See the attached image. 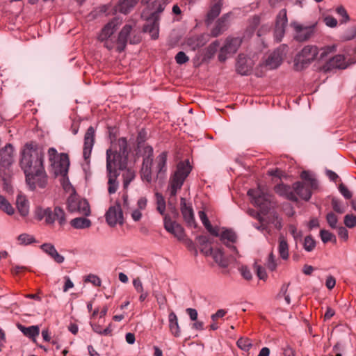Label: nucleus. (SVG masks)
I'll return each instance as SVG.
<instances>
[{
  "instance_id": "1",
  "label": "nucleus",
  "mask_w": 356,
  "mask_h": 356,
  "mask_svg": "<svg viewBox=\"0 0 356 356\" xmlns=\"http://www.w3.org/2000/svg\"><path fill=\"white\" fill-rule=\"evenodd\" d=\"M44 151L35 142L26 143L24 146V175L29 190L36 191L44 189L49 177L44 165Z\"/></svg>"
},
{
  "instance_id": "2",
  "label": "nucleus",
  "mask_w": 356,
  "mask_h": 356,
  "mask_svg": "<svg viewBox=\"0 0 356 356\" xmlns=\"http://www.w3.org/2000/svg\"><path fill=\"white\" fill-rule=\"evenodd\" d=\"M129 155L128 144L126 138H120L117 143L106 150V172L108 177V192L115 193L118 188L117 179L119 170L127 168Z\"/></svg>"
},
{
  "instance_id": "3",
  "label": "nucleus",
  "mask_w": 356,
  "mask_h": 356,
  "mask_svg": "<svg viewBox=\"0 0 356 356\" xmlns=\"http://www.w3.org/2000/svg\"><path fill=\"white\" fill-rule=\"evenodd\" d=\"M191 171V166L188 161L179 162L177 169L171 175L168 187L170 197H175L177 192L181 190L184 181Z\"/></svg>"
},
{
  "instance_id": "4",
  "label": "nucleus",
  "mask_w": 356,
  "mask_h": 356,
  "mask_svg": "<svg viewBox=\"0 0 356 356\" xmlns=\"http://www.w3.org/2000/svg\"><path fill=\"white\" fill-rule=\"evenodd\" d=\"M320 49L315 44H307L296 54L294 66L297 70H302L314 62L318 56Z\"/></svg>"
},
{
  "instance_id": "5",
  "label": "nucleus",
  "mask_w": 356,
  "mask_h": 356,
  "mask_svg": "<svg viewBox=\"0 0 356 356\" xmlns=\"http://www.w3.org/2000/svg\"><path fill=\"white\" fill-rule=\"evenodd\" d=\"M122 17H115L109 21L101 30L98 40L104 42V46L108 50L114 48L116 40L113 36L116 30L122 24Z\"/></svg>"
},
{
  "instance_id": "6",
  "label": "nucleus",
  "mask_w": 356,
  "mask_h": 356,
  "mask_svg": "<svg viewBox=\"0 0 356 356\" xmlns=\"http://www.w3.org/2000/svg\"><path fill=\"white\" fill-rule=\"evenodd\" d=\"M48 156L55 175L66 176L70 165L68 155L65 153L58 154L54 147H50L48 150Z\"/></svg>"
},
{
  "instance_id": "7",
  "label": "nucleus",
  "mask_w": 356,
  "mask_h": 356,
  "mask_svg": "<svg viewBox=\"0 0 356 356\" xmlns=\"http://www.w3.org/2000/svg\"><path fill=\"white\" fill-rule=\"evenodd\" d=\"M248 195L251 199V202L261 210L266 211L269 209L271 195L266 186L258 185L257 188L250 189Z\"/></svg>"
},
{
  "instance_id": "8",
  "label": "nucleus",
  "mask_w": 356,
  "mask_h": 356,
  "mask_svg": "<svg viewBox=\"0 0 356 356\" xmlns=\"http://www.w3.org/2000/svg\"><path fill=\"white\" fill-rule=\"evenodd\" d=\"M317 22L304 25L297 21H291L290 26L293 30V39L302 42L309 40L314 34Z\"/></svg>"
},
{
  "instance_id": "9",
  "label": "nucleus",
  "mask_w": 356,
  "mask_h": 356,
  "mask_svg": "<svg viewBox=\"0 0 356 356\" xmlns=\"http://www.w3.org/2000/svg\"><path fill=\"white\" fill-rule=\"evenodd\" d=\"M67 209L70 212H79L86 216L90 214V209L88 201L79 198L76 195H72L68 197Z\"/></svg>"
},
{
  "instance_id": "10",
  "label": "nucleus",
  "mask_w": 356,
  "mask_h": 356,
  "mask_svg": "<svg viewBox=\"0 0 356 356\" xmlns=\"http://www.w3.org/2000/svg\"><path fill=\"white\" fill-rule=\"evenodd\" d=\"M242 40L238 38H227L225 45L220 49L218 54V60L224 62L228 56L235 54L241 46Z\"/></svg>"
},
{
  "instance_id": "11",
  "label": "nucleus",
  "mask_w": 356,
  "mask_h": 356,
  "mask_svg": "<svg viewBox=\"0 0 356 356\" xmlns=\"http://www.w3.org/2000/svg\"><path fill=\"white\" fill-rule=\"evenodd\" d=\"M0 172L4 175H9L10 167L14 160V149L10 144L6 145L0 152Z\"/></svg>"
},
{
  "instance_id": "12",
  "label": "nucleus",
  "mask_w": 356,
  "mask_h": 356,
  "mask_svg": "<svg viewBox=\"0 0 356 356\" xmlns=\"http://www.w3.org/2000/svg\"><path fill=\"white\" fill-rule=\"evenodd\" d=\"M145 152L147 156L143 159L140 175L143 181L150 183L152 181L153 149L150 146H147L145 147Z\"/></svg>"
},
{
  "instance_id": "13",
  "label": "nucleus",
  "mask_w": 356,
  "mask_h": 356,
  "mask_svg": "<svg viewBox=\"0 0 356 356\" xmlns=\"http://www.w3.org/2000/svg\"><path fill=\"white\" fill-rule=\"evenodd\" d=\"M217 236L220 237V240L228 248L232 250L236 254H238V251L235 246V243L238 240V236L236 233L232 229L219 227V234Z\"/></svg>"
},
{
  "instance_id": "14",
  "label": "nucleus",
  "mask_w": 356,
  "mask_h": 356,
  "mask_svg": "<svg viewBox=\"0 0 356 356\" xmlns=\"http://www.w3.org/2000/svg\"><path fill=\"white\" fill-rule=\"evenodd\" d=\"M288 23L286 10L282 9L277 14L274 29V37L277 42H280L285 34L286 26Z\"/></svg>"
},
{
  "instance_id": "15",
  "label": "nucleus",
  "mask_w": 356,
  "mask_h": 356,
  "mask_svg": "<svg viewBox=\"0 0 356 356\" xmlns=\"http://www.w3.org/2000/svg\"><path fill=\"white\" fill-rule=\"evenodd\" d=\"M106 220L109 226L115 227L117 224L124 222L123 213L120 204L117 203L109 207L105 215Z\"/></svg>"
},
{
  "instance_id": "16",
  "label": "nucleus",
  "mask_w": 356,
  "mask_h": 356,
  "mask_svg": "<svg viewBox=\"0 0 356 356\" xmlns=\"http://www.w3.org/2000/svg\"><path fill=\"white\" fill-rule=\"evenodd\" d=\"M95 138V130L93 127L88 128L84 136V144L83 149V156L86 163H89L91 152L94 146Z\"/></svg>"
},
{
  "instance_id": "17",
  "label": "nucleus",
  "mask_w": 356,
  "mask_h": 356,
  "mask_svg": "<svg viewBox=\"0 0 356 356\" xmlns=\"http://www.w3.org/2000/svg\"><path fill=\"white\" fill-rule=\"evenodd\" d=\"M163 223L165 229L172 234L178 240H183L185 234L183 227L175 221L171 220L168 215H165L163 218Z\"/></svg>"
},
{
  "instance_id": "18",
  "label": "nucleus",
  "mask_w": 356,
  "mask_h": 356,
  "mask_svg": "<svg viewBox=\"0 0 356 356\" xmlns=\"http://www.w3.org/2000/svg\"><path fill=\"white\" fill-rule=\"evenodd\" d=\"M353 59L346 60L344 55L337 54L330 58L324 65L325 70H331L332 69H346L350 65H352L351 62Z\"/></svg>"
},
{
  "instance_id": "19",
  "label": "nucleus",
  "mask_w": 356,
  "mask_h": 356,
  "mask_svg": "<svg viewBox=\"0 0 356 356\" xmlns=\"http://www.w3.org/2000/svg\"><path fill=\"white\" fill-rule=\"evenodd\" d=\"M132 30L133 26L129 24H125L120 30L115 41L117 51L122 52L124 50Z\"/></svg>"
},
{
  "instance_id": "20",
  "label": "nucleus",
  "mask_w": 356,
  "mask_h": 356,
  "mask_svg": "<svg viewBox=\"0 0 356 356\" xmlns=\"http://www.w3.org/2000/svg\"><path fill=\"white\" fill-rule=\"evenodd\" d=\"M181 212L183 216L184 220L186 223L190 227H196V223L194 218V212L191 204H187L186 199L181 198Z\"/></svg>"
},
{
  "instance_id": "21",
  "label": "nucleus",
  "mask_w": 356,
  "mask_h": 356,
  "mask_svg": "<svg viewBox=\"0 0 356 356\" xmlns=\"http://www.w3.org/2000/svg\"><path fill=\"white\" fill-rule=\"evenodd\" d=\"M154 170L156 173V178L165 176L167 171V153L165 152H161L156 158Z\"/></svg>"
},
{
  "instance_id": "22",
  "label": "nucleus",
  "mask_w": 356,
  "mask_h": 356,
  "mask_svg": "<svg viewBox=\"0 0 356 356\" xmlns=\"http://www.w3.org/2000/svg\"><path fill=\"white\" fill-rule=\"evenodd\" d=\"M310 186L306 185L300 181L293 184V191L296 195H298L300 198L307 201L312 196V190Z\"/></svg>"
},
{
  "instance_id": "23",
  "label": "nucleus",
  "mask_w": 356,
  "mask_h": 356,
  "mask_svg": "<svg viewBox=\"0 0 356 356\" xmlns=\"http://www.w3.org/2000/svg\"><path fill=\"white\" fill-rule=\"evenodd\" d=\"M275 191L280 196L285 197L286 199L296 202L298 198L294 193L293 188L284 184H277L275 187Z\"/></svg>"
},
{
  "instance_id": "24",
  "label": "nucleus",
  "mask_w": 356,
  "mask_h": 356,
  "mask_svg": "<svg viewBox=\"0 0 356 356\" xmlns=\"http://www.w3.org/2000/svg\"><path fill=\"white\" fill-rule=\"evenodd\" d=\"M208 42V35L202 34L200 35H194L188 38L186 40V44L193 50H195L203 47Z\"/></svg>"
},
{
  "instance_id": "25",
  "label": "nucleus",
  "mask_w": 356,
  "mask_h": 356,
  "mask_svg": "<svg viewBox=\"0 0 356 356\" xmlns=\"http://www.w3.org/2000/svg\"><path fill=\"white\" fill-rule=\"evenodd\" d=\"M222 6V0H213L207 15L206 22L207 24L211 23L220 15Z\"/></svg>"
},
{
  "instance_id": "26",
  "label": "nucleus",
  "mask_w": 356,
  "mask_h": 356,
  "mask_svg": "<svg viewBox=\"0 0 356 356\" xmlns=\"http://www.w3.org/2000/svg\"><path fill=\"white\" fill-rule=\"evenodd\" d=\"M159 19H152L151 16L147 19V24L144 26L145 32L149 33L153 39L159 37Z\"/></svg>"
},
{
  "instance_id": "27",
  "label": "nucleus",
  "mask_w": 356,
  "mask_h": 356,
  "mask_svg": "<svg viewBox=\"0 0 356 356\" xmlns=\"http://www.w3.org/2000/svg\"><path fill=\"white\" fill-rule=\"evenodd\" d=\"M41 249L51 257L56 262L61 264L64 261V257L56 250L54 245L51 243H44L40 246Z\"/></svg>"
},
{
  "instance_id": "28",
  "label": "nucleus",
  "mask_w": 356,
  "mask_h": 356,
  "mask_svg": "<svg viewBox=\"0 0 356 356\" xmlns=\"http://www.w3.org/2000/svg\"><path fill=\"white\" fill-rule=\"evenodd\" d=\"M282 55L280 51H274L272 54H270L266 60V65L270 70L275 69L280 65L282 62Z\"/></svg>"
},
{
  "instance_id": "29",
  "label": "nucleus",
  "mask_w": 356,
  "mask_h": 356,
  "mask_svg": "<svg viewBox=\"0 0 356 356\" xmlns=\"http://www.w3.org/2000/svg\"><path fill=\"white\" fill-rule=\"evenodd\" d=\"M138 2V0H120L116 9L120 13L127 15L133 10Z\"/></svg>"
},
{
  "instance_id": "30",
  "label": "nucleus",
  "mask_w": 356,
  "mask_h": 356,
  "mask_svg": "<svg viewBox=\"0 0 356 356\" xmlns=\"http://www.w3.org/2000/svg\"><path fill=\"white\" fill-rule=\"evenodd\" d=\"M227 15H223L216 23L214 27L211 31V34L213 37H217L222 34L227 28Z\"/></svg>"
},
{
  "instance_id": "31",
  "label": "nucleus",
  "mask_w": 356,
  "mask_h": 356,
  "mask_svg": "<svg viewBox=\"0 0 356 356\" xmlns=\"http://www.w3.org/2000/svg\"><path fill=\"white\" fill-rule=\"evenodd\" d=\"M199 218L207 230L213 236H218L219 234V227H213L209 220L207 214L204 211H200L198 213Z\"/></svg>"
},
{
  "instance_id": "32",
  "label": "nucleus",
  "mask_w": 356,
  "mask_h": 356,
  "mask_svg": "<svg viewBox=\"0 0 356 356\" xmlns=\"http://www.w3.org/2000/svg\"><path fill=\"white\" fill-rule=\"evenodd\" d=\"M278 242L279 254L283 260H287L289 257V245L286 238L283 235H280L279 237Z\"/></svg>"
},
{
  "instance_id": "33",
  "label": "nucleus",
  "mask_w": 356,
  "mask_h": 356,
  "mask_svg": "<svg viewBox=\"0 0 356 356\" xmlns=\"http://www.w3.org/2000/svg\"><path fill=\"white\" fill-rule=\"evenodd\" d=\"M210 254L212 256L215 261L222 267H227L229 264L227 259L224 256L223 252L220 249H212L209 250Z\"/></svg>"
},
{
  "instance_id": "34",
  "label": "nucleus",
  "mask_w": 356,
  "mask_h": 356,
  "mask_svg": "<svg viewBox=\"0 0 356 356\" xmlns=\"http://www.w3.org/2000/svg\"><path fill=\"white\" fill-rule=\"evenodd\" d=\"M169 327L171 333L176 337L180 335V327L176 314L171 312L168 316Z\"/></svg>"
},
{
  "instance_id": "35",
  "label": "nucleus",
  "mask_w": 356,
  "mask_h": 356,
  "mask_svg": "<svg viewBox=\"0 0 356 356\" xmlns=\"http://www.w3.org/2000/svg\"><path fill=\"white\" fill-rule=\"evenodd\" d=\"M168 3V0H155L152 3L153 9L155 10L151 13L152 18L159 19L160 14L164 10Z\"/></svg>"
},
{
  "instance_id": "36",
  "label": "nucleus",
  "mask_w": 356,
  "mask_h": 356,
  "mask_svg": "<svg viewBox=\"0 0 356 356\" xmlns=\"http://www.w3.org/2000/svg\"><path fill=\"white\" fill-rule=\"evenodd\" d=\"M70 225L75 229H86L91 226L92 222L88 218L79 217L72 219Z\"/></svg>"
},
{
  "instance_id": "37",
  "label": "nucleus",
  "mask_w": 356,
  "mask_h": 356,
  "mask_svg": "<svg viewBox=\"0 0 356 356\" xmlns=\"http://www.w3.org/2000/svg\"><path fill=\"white\" fill-rule=\"evenodd\" d=\"M39 334L40 327L38 325L24 327V335L29 337L33 342H36V337Z\"/></svg>"
},
{
  "instance_id": "38",
  "label": "nucleus",
  "mask_w": 356,
  "mask_h": 356,
  "mask_svg": "<svg viewBox=\"0 0 356 356\" xmlns=\"http://www.w3.org/2000/svg\"><path fill=\"white\" fill-rule=\"evenodd\" d=\"M301 179L305 181V184L310 186L311 188H316L318 184L313 175L308 171L304 170L300 174Z\"/></svg>"
},
{
  "instance_id": "39",
  "label": "nucleus",
  "mask_w": 356,
  "mask_h": 356,
  "mask_svg": "<svg viewBox=\"0 0 356 356\" xmlns=\"http://www.w3.org/2000/svg\"><path fill=\"white\" fill-rule=\"evenodd\" d=\"M125 171L122 174L124 188H127L129 184L134 179L136 174L135 171L131 168L124 169Z\"/></svg>"
},
{
  "instance_id": "40",
  "label": "nucleus",
  "mask_w": 356,
  "mask_h": 356,
  "mask_svg": "<svg viewBox=\"0 0 356 356\" xmlns=\"http://www.w3.org/2000/svg\"><path fill=\"white\" fill-rule=\"evenodd\" d=\"M40 212H42V216H40V220L44 218L47 224H52L56 220L54 211H52L50 208L40 210Z\"/></svg>"
},
{
  "instance_id": "41",
  "label": "nucleus",
  "mask_w": 356,
  "mask_h": 356,
  "mask_svg": "<svg viewBox=\"0 0 356 356\" xmlns=\"http://www.w3.org/2000/svg\"><path fill=\"white\" fill-rule=\"evenodd\" d=\"M0 209L8 215L14 213V209L9 202L2 195H0Z\"/></svg>"
},
{
  "instance_id": "42",
  "label": "nucleus",
  "mask_w": 356,
  "mask_h": 356,
  "mask_svg": "<svg viewBox=\"0 0 356 356\" xmlns=\"http://www.w3.org/2000/svg\"><path fill=\"white\" fill-rule=\"evenodd\" d=\"M356 37V26H352L348 28L346 31L340 36L342 41H349Z\"/></svg>"
},
{
  "instance_id": "43",
  "label": "nucleus",
  "mask_w": 356,
  "mask_h": 356,
  "mask_svg": "<svg viewBox=\"0 0 356 356\" xmlns=\"http://www.w3.org/2000/svg\"><path fill=\"white\" fill-rule=\"evenodd\" d=\"M156 205H157L156 209L159 212V213L161 214L162 216H163V217H164L166 215L165 213V207H166L165 199L159 193H156Z\"/></svg>"
},
{
  "instance_id": "44",
  "label": "nucleus",
  "mask_w": 356,
  "mask_h": 356,
  "mask_svg": "<svg viewBox=\"0 0 356 356\" xmlns=\"http://www.w3.org/2000/svg\"><path fill=\"white\" fill-rule=\"evenodd\" d=\"M335 12L339 16L341 17V19H340L341 24H346L350 21V17L343 6H337L335 9Z\"/></svg>"
},
{
  "instance_id": "45",
  "label": "nucleus",
  "mask_w": 356,
  "mask_h": 356,
  "mask_svg": "<svg viewBox=\"0 0 356 356\" xmlns=\"http://www.w3.org/2000/svg\"><path fill=\"white\" fill-rule=\"evenodd\" d=\"M236 344L240 349L244 351H248L252 346L251 340L248 338L245 337H241L238 339L236 342Z\"/></svg>"
},
{
  "instance_id": "46",
  "label": "nucleus",
  "mask_w": 356,
  "mask_h": 356,
  "mask_svg": "<svg viewBox=\"0 0 356 356\" xmlns=\"http://www.w3.org/2000/svg\"><path fill=\"white\" fill-rule=\"evenodd\" d=\"M331 204L334 211L339 214H342L346 211V207L335 197L332 199Z\"/></svg>"
},
{
  "instance_id": "47",
  "label": "nucleus",
  "mask_w": 356,
  "mask_h": 356,
  "mask_svg": "<svg viewBox=\"0 0 356 356\" xmlns=\"http://www.w3.org/2000/svg\"><path fill=\"white\" fill-rule=\"evenodd\" d=\"M337 44L327 45L321 48L319 51L318 54L320 56V58L323 59L325 57H326L328 54L335 52L337 51Z\"/></svg>"
},
{
  "instance_id": "48",
  "label": "nucleus",
  "mask_w": 356,
  "mask_h": 356,
  "mask_svg": "<svg viewBox=\"0 0 356 356\" xmlns=\"http://www.w3.org/2000/svg\"><path fill=\"white\" fill-rule=\"evenodd\" d=\"M320 236H321L322 241L324 243H328L330 241L336 242L335 236L327 230L321 229L320 231Z\"/></svg>"
},
{
  "instance_id": "49",
  "label": "nucleus",
  "mask_w": 356,
  "mask_h": 356,
  "mask_svg": "<svg viewBox=\"0 0 356 356\" xmlns=\"http://www.w3.org/2000/svg\"><path fill=\"white\" fill-rule=\"evenodd\" d=\"M326 220L332 229L337 227L338 216L332 211L328 212L326 215Z\"/></svg>"
},
{
  "instance_id": "50",
  "label": "nucleus",
  "mask_w": 356,
  "mask_h": 356,
  "mask_svg": "<svg viewBox=\"0 0 356 356\" xmlns=\"http://www.w3.org/2000/svg\"><path fill=\"white\" fill-rule=\"evenodd\" d=\"M54 215L56 220L58 221L60 225L62 226L65 225L66 222L65 214L64 211L60 207H56L54 208Z\"/></svg>"
},
{
  "instance_id": "51",
  "label": "nucleus",
  "mask_w": 356,
  "mask_h": 356,
  "mask_svg": "<svg viewBox=\"0 0 356 356\" xmlns=\"http://www.w3.org/2000/svg\"><path fill=\"white\" fill-rule=\"evenodd\" d=\"M303 246L306 251L311 252L316 247V241L311 236H307L305 238Z\"/></svg>"
},
{
  "instance_id": "52",
  "label": "nucleus",
  "mask_w": 356,
  "mask_h": 356,
  "mask_svg": "<svg viewBox=\"0 0 356 356\" xmlns=\"http://www.w3.org/2000/svg\"><path fill=\"white\" fill-rule=\"evenodd\" d=\"M344 224L348 228H353L356 226V216L347 214L344 217Z\"/></svg>"
},
{
  "instance_id": "53",
  "label": "nucleus",
  "mask_w": 356,
  "mask_h": 356,
  "mask_svg": "<svg viewBox=\"0 0 356 356\" xmlns=\"http://www.w3.org/2000/svg\"><path fill=\"white\" fill-rule=\"evenodd\" d=\"M323 20L325 24L330 28H335L338 24L337 19L331 15L325 16Z\"/></svg>"
},
{
  "instance_id": "54",
  "label": "nucleus",
  "mask_w": 356,
  "mask_h": 356,
  "mask_svg": "<svg viewBox=\"0 0 356 356\" xmlns=\"http://www.w3.org/2000/svg\"><path fill=\"white\" fill-rule=\"evenodd\" d=\"M277 266V259H275V257L273 254V253L270 252L268 256V261H267V267L269 270H270L271 271H273L276 269Z\"/></svg>"
},
{
  "instance_id": "55",
  "label": "nucleus",
  "mask_w": 356,
  "mask_h": 356,
  "mask_svg": "<svg viewBox=\"0 0 356 356\" xmlns=\"http://www.w3.org/2000/svg\"><path fill=\"white\" fill-rule=\"evenodd\" d=\"M189 60V58L186 56V54L184 51H179L175 56V60L177 64L182 65L187 63Z\"/></svg>"
},
{
  "instance_id": "56",
  "label": "nucleus",
  "mask_w": 356,
  "mask_h": 356,
  "mask_svg": "<svg viewBox=\"0 0 356 356\" xmlns=\"http://www.w3.org/2000/svg\"><path fill=\"white\" fill-rule=\"evenodd\" d=\"M339 191L346 199L349 200L352 197V193L348 189V188L344 184H339Z\"/></svg>"
},
{
  "instance_id": "57",
  "label": "nucleus",
  "mask_w": 356,
  "mask_h": 356,
  "mask_svg": "<svg viewBox=\"0 0 356 356\" xmlns=\"http://www.w3.org/2000/svg\"><path fill=\"white\" fill-rule=\"evenodd\" d=\"M239 271L244 279L250 280L252 278V273L247 266H241L239 268Z\"/></svg>"
},
{
  "instance_id": "58",
  "label": "nucleus",
  "mask_w": 356,
  "mask_h": 356,
  "mask_svg": "<svg viewBox=\"0 0 356 356\" xmlns=\"http://www.w3.org/2000/svg\"><path fill=\"white\" fill-rule=\"evenodd\" d=\"M236 71L241 75H246L249 72V69L247 66H243L242 60L240 58L236 65Z\"/></svg>"
},
{
  "instance_id": "59",
  "label": "nucleus",
  "mask_w": 356,
  "mask_h": 356,
  "mask_svg": "<svg viewBox=\"0 0 356 356\" xmlns=\"http://www.w3.org/2000/svg\"><path fill=\"white\" fill-rule=\"evenodd\" d=\"M147 204V198L145 197H140L137 201L136 209L143 211L146 209Z\"/></svg>"
},
{
  "instance_id": "60",
  "label": "nucleus",
  "mask_w": 356,
  "mask_h": 356,
  "mask_svg": "<svg viewBox=\"0 0 356 356\" xmlns=\"http://www.w3.org/2000/svg\"><path fill=\"white\" fill-rule=\"evenodd\" d=\"M86 282H91L93 285L96 286H99L101 284V280L99 277L95 275H89L86 279Z\"/></svg>"
},
{
  "instance_id": "61",
  "label": "nucleus",
  "mask_w": 356,
  "mask_h": 356,
  "mask_svg": "<svg viewBox=\"0 0 356 356\" xmlns=\"http://www.w3.org/2000/svg\"><path fill=\"white\" fill-rule=\"evenodd\" d=\"M142 212L143 211L141 210L137 209L136 208L134 209L131 212V216L132 220L135 222L139 221L143 216Z\"/></svg>"
},
{
  "instance_id": "62",
  "label": "nucleus",
  "mask_w": 356,
  "mask_h": 356,
  "mask_svg": "<svg viewBox=\"0 0 356 356\" xmlns=\"http://www.w3.org/2000/svg\"><path fill=\"white\" fill-rule=\"evenodd\" d=\"M289 231L295 240H297L298 238L301 237V232L298 231L296 225H290L289 226Z\"/></svg>"
},
{
  "instance_id": "63",
  "label": "nucleus",
  "mask_w": 356,
  "mask_h": 356,
  "mask_svg": "<svg viewBox=\"0 0 356 356\" xmlns=\"http://www.w3.org/2000/svg\"><path fill=\"white\" fill-rule=\"evenodd\" d=\"M257 275L260 280H265L267 278V273L264 268L261 266H256Z\"/></svg>"
},
{
  "instance_id": "64",
  "label": "nucleus",
  "mask_w": 356,
  "mask_h": 356,
  "mask_svg": "<svg viewBox=\"0 0 356 356\" xmlns=\"http://www.w3.org/2000/svg\"><path fill=\"white\" fill-rule=\"evenodd\" d=\"M133 285H134V287L135 288L136 291L138 293L143 292L144 291L143 283H142L141 280H140V278H138V277L135 278L133 280Z\"/></svg>"
}]
</instances>
